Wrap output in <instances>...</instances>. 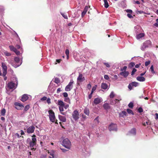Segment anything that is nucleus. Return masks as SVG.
I'll return each mask as SVG.
<instances>
[{
    "mask_svg": "<svg viewBox=\"0 0 158 158\" xmlns=\"http://www.w3.org/2000/svg\"><path fill=\"white\" fill-rule=\"evenodd\" d=\"M85 80V78L83 76V75L81 73H79V75L77 78V83L82 82Z\"/></svg>",
    "mask_w": 158,
    "mask_h": 158,
    "instance_id": "nucleus-7",
    "label": "nucleus"
},
{
    "mask_svg": "<svg viewBox=\"0 0 158 158\" xmlns=\"http://www.w3.org/2000/svg\"><path fill=\"white\" fill-rule=\"evenodd\" d=\"M104 2V5L105 7L107 8L109 6L108 2L107 0H103Z\"/></svg>",
    "mask_w": 158,
    "mask_h": 158,
    "instance_id": "nucleus-29",
    "label": "nucleus"
},
{
    "mask_svg": "<svg viewBox=\"0 0 158 158\" xmlns=\"http://www.w3.org/2000/svg\"><path fill=\"white\" fill-rule=\"evenodd\" d=\"M127 69V66H124L123 69H121V70L122 71H126V70Z\"/></svg>",
    "mask_w": 158,
    "mask_h": 158,
    "instance_id": "nucleus-48",
    "label": "nucleus"
},
{
    "mask_svg": "<svg viewBox=\"0 0 158 158\" xmlns=\"http://www.w3.org/2000/svg\"><path fill=\"white\" fill-rule=\"evenodd\" d=\"M30 106L29 105H27L24 107V110L25 111H27L29 108Z\"/></svg>",
    "mask_w": 158,
    "mask_h": 158,
    "instance_id": "nucleus-40",
    "label": "nucleus"
},
{
    "mask_svg": "<svg viewBox=\"0 0 158 158\" xmlns=\"http://www.w3.org/2000/svg\"><path fill=\"white\" fill-rule=\"evenodd\" d=\"M150 69H151V70L152 72L153 73H155V71L154 70L153 66V65H152L151 66V67H150Z\"/></svg>",
    "mask_w": 158,
    "mask_h": 158,
    "instance_id": "nucleus-43",
    "label": "nucleus"
},
{
    "mask_svg": "<svg viewBox=\"0 0 158 158\" xmlns=\"http://www.w3.org/2000/svg\"><path fill=\"white\" fill-rule=\"evenodd\" d=\"M28 98V96L26 94H24L22 97L21 100L23 102H24L27 101Z\"/></svg>",
    "mask_w": 158,
    "mask_h": 158,
    "instance_id": "nucleus-16",
    "label": "nucleus"
},
{
    "mask_svg": "<svg viewBox=\"0 0 158 158\" xmlns=\"http://www.w3.org/2000/svg\"><path fill=\"white\" fill-rule=\"evenodd\" d=\"M135 65V63L133 62H131L129 63L128 67L129 68H131Z\"/></svg>",
    "mask_w": 158,
    "mask_h": 158,
    "instance_id": "nucleus-28",
    "label": "nucleus"
},
{
    "mask_svg": "<svg viewBox=\"0 0 158 158\" xmlns=\"http://www.w3.org/2000/svg\"><path fill=\"white\" fill-rule=\"evenodd\" d=\"M126 12L127 13H131L132 12V11L131 10H126Z\"/></svg>",
    "mask_w": 158,
    "mask_h": 158,
    "instance_id": "nucleus-61",
    "label": "nucleus"
},
{
    "mask_svg": "<svg viewBox=\"0 0 158 158\" xmlns=\"http://www.w3.org/2000/svg\"><path fill=\"white\" fill-rule=\"evenodd\" d=\"M98 116L94 120V121H96L97 122V123H98L99 122L98 120Z\"/></svg>",
    "mask_w": 158,
    "mask_h": 158,
    "instance_id": "nucleus-57",
    "label": "nucleus"
},
{
    "mask_svg": "<svg viewBox=\"0 0 158 158\" xmlns=\"http://www.w3.org/2000/svg\"><path fill=\"white\" fill-rule=\"evenodd\" d=\"M79 113L77 110H75L72 114L73 117L75 120H77L79 118Z\"/></svg>",
    "mask_w": 158,
    "mask_h": 158,
    "instance_id": "nucleus-9",
    "label": "nucleus"
},
{
    "mask_svg": "<svg viewBox=\"0 0 158 158\" xmlns=\"http://www.w3.org/2000/svg\"><path fill=\"white\" fill-rule=\"evenodd\" d=\"M49 114V117L50 121L53 123H55L58 124L57 122V120L55 119V113L52 110H50L48 111Z\"/></svg>",
    "mask_w": 158,
    "mask_h": 158,
    "instance_id": "nucleus-1",
    "label": "nucleus"
},
{
    "mask_svg": "<svg viewBox=\"0 0 158 158\" xmlns=\"http://www.w3.org/2000/svg\"><path fill=\"white\" fill-rule=\"evenodd\" d=\"M102 101V99L101 98H95L92 103L93 106L99 104Z\"/></svg>",
    "mask_w": 158,
    "mask_h": 158,
    "instance_id": "nucleus-8",
    "label": "nucleus"
},
{
    "mask_svg": "<svg viewBox=\"0 0 158 158\" xmlns=\"http://www.w3.org/2000/svg\"><path fill=\"white\" fill-rule=\"evenodd\" d=\"M104 78L107 80H108L109 79V77L108 75H105L104 76Z\"/></svg>",
    "mask_w": 158,
    "mask_h": 158,
    "instance_id": "nucleus-51",
    "label": "nucleus"
},
{
    "mask_svg": "<svg viewBox=\"0 0 158 158\" xmlns=\"http://www.w3.org/2000/svg\"><path fill=\"white\" fill-rule=\"evenodd\" d=\"M146 124L147 125H150L151 124V122L149 121H147L146 123Z\"/></svg>",
    "mask_w": 158,
    "mask_h": 158,
    "instance_id": "nucleus-62",
    "label": "nucleus"
},
{
    "mask_svg": "<svg viewBox=\"0 0 158 158\" xmlns=\"http://www.w3.org/2000/svg\"><path fill=\"white\" fill-rule=\"evenodd\" d=\"M133 86L136 87L138 86V83L136 82H133L130 83Z\"/></svg>",
    "mask_w": 158,
    "mask_h": 158,
    "instance_id": "nucleus-31",
    "label": "nucleus"
},
{
    "mask_svg": "<svg viewBox=\"0 0 158 158\" xmlns=\"http://www.w3.org/2000/svg\"><path fill=\"white\" fill-rule=\"evenodd\" d=\"M4 54L5 55L7 56H11V54L10 53L8 52H5Z\"/></svg>",
    "mask_w": 158,
    "mask_h": 158,
    "instance_id": "nucleus-47",
    "label": "nucleus"
},
{
    "mask_svg": "<svg viewBox=\"0 0 158 158\" xmlns=\"http://www.w3.org/2000/svg\"><path fill=\"white\" fill-rule=\"evenodd\" d=\"M64 106H59V110L61 114L63 115H65L66 114L65 113L63 112L64 111Z\"/></svg>",
    "mask_w": 158,
    "mask_h": 158,
    "instance_id": "nucleus-19",
    "label": "nucleus"
},
{
    "mask_svg": "<svg viewBox=\"0 0 158 158\" xmlns=\"http://www.w3.org/2000/svg\"><path fill=\"white\" fill-rule=\"evenodd\" d=\"M7 87L9 89H12L15 88V83L12 82H10L8 83Z\"/></svg>",
    "mask_w": 158,
    "mask_h": 158,
    "instance_id": "nucleus-13",
    "label": "nucleus"
},
{
    "mask_svg": "<svg viewBox=\"0 0 158 158\" xmlns=\"http://www.w3.org/2000/svg\"><path fill=\"white\" fill-rule=\"evenodd\" d=\"M97 86V85H95L92 88L91 93V94H93L94 92L96 89Z\"/></svg>",
    "mask_w": 158,
    "mask_h": 158,
    "instance_id": "nucleus-39",
    "label": "nucleus"
},
{
    "mask_svg": "<svg viewBox=\"0 0 158 158\" xmlns=\"http://www.w3.org/2000/svg\"><path fill=\"white\" fill-rule=\"evenodd\" d=\"M54 82L56 83L57 84L60 83V80L58 78H56L55 79Z\"/></svg>",
    "mask_w": 158,
    "mask_h": 158,
    "instance_id": "nucleus-37",
    "label": "nucleus"
},
{
    "mask_svg": "<svg viewBox=\"0 0 158 158\" xmlns=\"http://www.w3.org/2000/svg\"><path fill=\"white\" fill-rule=\"evenodd\" d=\"M138 112L139 113H141L143 112V109L141 107L139 108V109H138Z\"/></svg>",
    "mask_w": 158,
    "mask_h": 158,
    "instance_id": "nucleus-42",
    "label": "nucleus"
},
{
    "mask_svg": "<svg viewBox=\"0 0 158 158\" xmlns=\"http://www.w3.org/2000/svg\"><path fill=\"white\" fill-rule=\"evenodd\" d=\"M137 71V69H136L135 68H134L133 69V70L131 72V75L133 76V75L134 74H135V73Z\"/></svg>",
    "mask_w": 158,
    "mask_h": 158,
    "instance_id": "nucleus-38",
    "label": "nucleus"
},
{
    "mask_svg": "<svg viewBox=\"0 0 158 158\" xmlns=\"http://www.w3.org/2000/svg\"><path fill=\"white\" fill-rule=\"evenodd\" d=\"M88 8V7L87 6H86L85 7L84 9L83 10V11L82 12V14H81V16L82 17H83L86 14V12L87 11Z\"/></svg>",
    "mask_w": 158,
    "mask_h": 158,
    "instance_id": "nucleus-18",
    "label": "nucleus"
},
{
    "mask_svg": "<svg viewBox=\"0 0 158 158\" xmlns=\"http://www.w3.org/2000/svg\"><path fill=\"white\" fill-rule=\"evenodd\" d=\"M127 113L125 111H122L119 114V116L120 117H124L126 116Z\"/></svg>",
    "mask_w": 158,
    "mask_h": 158,
    "instance_id": "nucleus-21",
    "label": "nucleus"
},
{
    "mask_svg": "<svg viewBox=\"0 0 158 158\" xmlns=\"http://www.w3.org/2000/svg\"><path fill=\"white\" fill-rule=\"evenodd\" d=\"M64 101L67 102H70V99L69 98L67 97L65 98L64 100Z\"/></svg>",
    "mask_w": 158,
    "mask_h": 158,
    "instance_id": "nucleus-45",
    "label": "nucleus"
},
{
    "mask_svg": "<svg viewBox=\"0 0 158 158\" xmlns=\"http://www.w3.org/2000/svg\"><path fill=\"white\" fill-rule=\"evenodd\" d=\"M35 127L33 126L29 127L27 130V132L28 134L33 133L35 130Z\"/></svg>",
    "mask_w": 158,
    "mask_h": 158,
    "instance_id": "nucleus-11",
    "label": "nucleus"
},
{
    "mask_svg": "<svg viewBox=\"0 0 158 158\" xmlns=\"http://www.w3.org/2000/svg\"><path fill=\"white\" fill-rule=\"evenodd\" d=\"M61 15L63 16V17L65 19H67L68 17L67 16L65 15L64 14L61 13Z\"/></svg>",
    "mask_w": 158,
    "mask_h": 158,
    "instance_id": "nucleus-44",
    "label": "nucleus"
},
{
    "mask_svg": "<svg viewBox=\"0 0 158 158\" xmlns=\"http://www.w3.org/2000/svg\"><path fill=\"white\" fill-rule=\"evenodd\" d=\"M65 54L67 56V58L68 59L69 57V50L66 49L65 50Z\"/></svg>",
    "mask_w": 158,
    "mask_h": 158,
    "instance_id": "nucleus-33",
    "label": "nucleus"
},
{
    "mask_svg": "<svg viewBox=\"0 0 158 158\" xmlns=\"http://www.w3.org/2000/svg\"><path fill=\"white\" fill-rule=\"evenodd\" d=\"M58 105L59 106H64V103L63 101L60 100H58L57 102Z\"/></svg>",
    "mask_w": 158,
    "mask_h": 158,
    "instance_id": "nucleus-22",
    "label": "nucleus"
},
{
    "mask_svg": "<svg viewBox=\"0 0 158 158\" xmlns=\"http://www.w3.org/2000/svg\"><path fill=\"white\" fill-rule=\"evenodd\" d=\"M141 65V64L140 63H139V64H136L135 65V68H138L140 66V65Z\"/></svg>",
    "mask_w": 158,
    "mask_h": 158,
    "instance_id": "nucleus-60",
    "label": "nucleus"
},
{
    "mask_svg": "<svg viewBox=\"0 0 158 158\" xmlns=\"http://www.w3.org/2000/svg\"><path fill=\"white\" fill-rule=\"evenodd\" d=\"M9 48L11 51L14 52L16 51V48H15L13 46H10Z\"/></svg>",
    "mask_w": 158,
    "mask_h": 158,
    "instance_id": "nucleus-32",
    "label": "nucleus"
},
{
    "mask_svg": "<svg viewBox=\"0 0 158 158\" xmlns=\"http://www.w3.org/2000/svg\"><path fill=\"white\" fill-rule=\"evenodd\" d=\"M114 96V94L113 92H112L110 95V98H113Z\"/></svg>",
    "mask_w": 158,
    "mask_h": 158,
    "instance_id": "nucleus-41",
    "label": "nucleus"
},
{
    "mask_svg": "<svg viewBox=\"0 0 158 158\" xmlns=\"http://www.w3.org/2000/svg\"><path fill=\"white\" fill-rule=\"evenodd\" d=\"M119 74L124 77H126L129 74V72L128 71H123L120 72Z\"/></svg>",
    "mask_w": 158,
    "mask_h": 158,
    "instance_id": "nucleus-14",
    "label": "nucleus"
},
{
    "mask_svg": "<svg viewBox=\"0 0 158 158\" xmlns=\"http://www.w3.org/2000/svg\"><path fill=\"white\" fill-rule=\"evenodd\" d=\"M14 60L16 63H18L20 61L19 58L18 57H15L14 58Z\"/></svg>",
    "mask_w": 158,
    "mask_h": 158,
    "instance_id": "nucleus-34",
    "label": "nucleus"
},
{
    "mask_svg": "<svg viewBox=\"0 0 158 158\" xmlns=\"http://www.w3.org/2000/svg\"><path fill=\"white\" fill-rule=\"evenodd\" d=\"M151 63V61L150 60H148V61H146L145 62V66H148L149 64H150Z\"/></svg>",
    "mask_w": 158,
    "mask_h": 158,
    "instance_id": "nucleus-46",
    "label": "nucleus"
},
{
    "mask_svg": "<svg viewBox=\"0 0 158 158\" xmlns=\"http://www.w3.org/2000/svg\"><path fill=\"white\" fill-rule=\"evenodd\" d=\"M5 113H6V110L4 108L2 109L1 110V115L4 116L5 115Z\"/></svg>",
    "mask_w": 158,
    "mask_h": 158,
    "instance_id": "nucleus-30",
    "label": "nucleus"
},
{
    "mask_svg": "<svg viewBox=\"0 0 158 158\" xmlns=\"http://www.w3.org/2000/svg\"><path fill=\"white\" fill-rule=\"evenodd\" d=\"M61 90L60 88H58L57 89V93L58 94L61 91Z\"/></svg>",
    "mask_w": 158,
    "mask_h": 158,
    "instance_id": "nucleus-63",
    "label": "nucleus"
},
{
    "mask_svg": "<svg viewBox=\"0 0 158 158\" xmlns=\"http://www.w3.org/2000/svg\"><path fill=\"white\" fill-rule=\"evenodd\" d=\"M14 105L16 109L17 110H21L24 107L23 106L22 104L18 102L15 103Z\"/></svg>",
    "mask_w": 158,
    "mask_h": 158,
    "instance_id": "nucleus-10",
    "label": "nucleus"
},
{
    "mask_svg": "<svg viewBox=\"0 0 158 158\" xmlns=\"http://www.w3.org/2000/svg\"><path fill=\"white\" fill-rule=\"evenodd\" d=\"M156 117L155 118V119H157L158 118V114L156 113L155 114Z\"/></svg>",
    "mask_w": 158,
    "mask_h": 158,
    "instance_id": "nucleus-64",
    "label": "nucleus"
},
{
    "mask_svg": "<svg viewBox=\"0 0 158 158\" xmlns=\"http://www.w3.org/2000/svg\"><path fill=\"white\" fill-rule=\"evenodd\" d=\"M2 66L3 69V75L5 76L6 73L7 67L5 64L4 63H2Z\"/></svg>",
    "mask_w": 158,
    "mask_h": 158,
    "instance_id": "nucleus-12",
    "label": "nucleus"
},
{
    "mask_svg": "<svg viewBox=\"0 0 158 158\" xmlns=\"http://www.w3.org/2000/svg\"><path fill=\"white\" fill-rule=\"evenodd\" d=\"M108 129L110 131H117V124L111 123L109 125Z\"/></svg>",
    "mask_w": 158,
    "mask_h": 158,
    "instance_id": "nucleus-5",
    "label": "nucleus"
},
{
    "mask_svg": "<svg viewBox=\"0 0 158 158\" xmlns=\"http://www.w3.org/2000/svg\"><path fill=\"white\" fill-rule=\"evenodd\" d=\"M127 111L128 114H134V113L132 111L129 109H127Z\"/></svg>",
    "mask_w": 158,
    "mask_h": 158,
    "instance_id": "nucleus-35",
    "label": "nucleus"
},
{
    "mask_svg": "<svg viewBox=\"0 0 158 158\" xmlns=\"http://www.w3.org/2000/svg\"><path fill=\"white\" fill-rule=\"evenodd\" d=\"M47 102L48 104L51 103V99L50 98H48L47 100Z\"/></svg>",
    "mask_w": 158,
    "mask_h": 158,
    "instance_id": "nucleus-55",
    "label": "nucleus"
},
{
    "mask_svg": "<svg viewBox=\"0 0 158 158\" xmlns=\"http://www.w3.org/2000/svg\"><path fill=\"white\" fill-rule=\"evenodd\" d=\"M73 80H71L69 82L68 85H67L65 88V90L66 91H69L73 87Z\"/></svg>",
    "mask_w": 158,
    "mask_h": 158,
    "instance_id": "nucleus-6",
    "label": "nucleus"
},
{
    "mask_svg": "<svg viewBox=\"0 0 158 158\" xmlns=\"http://www.w3.org/2000/svg\"><path fill=\"white\" fill-rule=\"evenodd\" d=\"M17 55H19L20 54V52L16 49V51L14 52Z\"/></svg>",
    "mask_w": 158,
    "mask_h": 158,
    "instance_id": "nucleus-52",
    "label": "nucleus"
},
{
    "mask_svg": "<svg viewBox=\"0 0 158 158\" xmlns=\"http://www.w3.org/2000/svg\"><path fill=\"white\" fill-rule=\"evenodd\" d=\"M127 16L130 18H133V17L130 14H127Z\"/></svg>",
    "mask_w": 158,
    "mask_h": 158,
    "instance_id": "nucleus-58",
    "label": "nucleus"
},
{
    "mask_svg": "<svg viewBox=\"0 0 158 158\" xmlns=\"http://www.w3.org/2000/svg\"><path fill=\"white\" fill-rule=\"evenodd\" d=\"M151 44V42L149 40L146 41L143 44V45L141 47V49L142 50H144L146 48L150 46Z\"/></svg>",
    "mask_w": 158,
    "mask_h": 158,
    "instance_id": "nucleus-4",
    "label": "nucleus"
},
{
    "mask_svg": "<svg viewBox=\"0 0 158 158\" xmlns=\"http://www.w3.org/2000/svg\"><path fill=\"white\" fill-rule=\"evenodd\" d=\"M69 105L68 104L65 105V104H64V106H63L64 107V108L65 109H66L69 107Z\"/></svg>",
    "mask_w": 158,
    "mask_h": 158,
    "instance_id": "nucleus-56",
    "label": "nucleus"
},
{
    "mask_svg": "<svg viewBox=\"0 0 158 158\" xmlns=\"http://www.w3.org/2000/svg\"><path fill=\"white\" fill-rule=\"evenodd\" d=\"M103 107L105 110H107L110 108V106L107 103H105L103 105Z\"/></svg>",
    "mask_w": 158,
    "mask_h": 158,
    "instance_id": "nucleus-24",
    "label": "nucleus"
},
{
    "mask_svg": "<svg viewBox=\"0 0 158 158\" xmlns=\"http://www.w3.org/2000/svg\"><path fill=\"white\" fill-rule=\"evenodd\" d=\"M104 64L106 65L107 67L110 68V67L109 64L107 63H104Z\"/></svg>",
    "mask_w": 158,
    "mask_h": 158,
    "instance_id": "nucleus-50",
    "label": "nucleus"
},
{
    "mask_svg": "<svg viewBox=\"0 0 158 158\" xmlns=\"http://www.w3.org/2000/svg\"><path fill=\"white\" fill-rule=\"evenodd\" d=\"M58 118L59 119V120L63 122H65L66 121V119L65 117L62 116V115H58Z\"/></svg>",
    "mask_w": 158,
    "mask_h": 158,
    "instance_id": "nucleus-15",
    "label": "nucleus"
},
{
    "mask_svg": "<svg viewBox=\"0 0 158 158\" xmlns=\"http://www.w3.org/2000/svg\"><path fill=\"white\" fill-rule=\"evenodd\" d=\"M32 137V140L29 143V146L31 148L33 147L34 146L36 145V144L37 140L36 135H33Z\"/></svg>",
    "mask_w": 158,
    "mask_h": 158,
    "instance_id": "nucleus-3",
    "label": "nucleus"
},
{
    "mask_svg": "<svg viewBox=\"0 0 158 158\" xmlns=\"http://www.w3.org/2000/svg\"><path fill=\"white\" fill-rule=\"evenodd\" d=\"M144 34L143 33H140L137 35L136 38L137 39H139L144 37Z\"/></svg>",
    "mask_w": 158,
    "mask_h": 158,
    "instance_id": "nucleus-26",
    "label": "nucleus"
},
{
    "mask_svg": "<svg viewBox=\"0 0 158 158\" xmlns=\"http://www.w3.org/2000/svg\"><path fill=\"white\" fill-rule=\"evenodd\" d=\"M62 144L63 146L68 149H70L71 146L70 141L67 138L63 140Z\"/></svg>",
    "mask_w": 158,
    "mask_h": 158,
    "instance_id": "nucleus-2",
    "label": "nucleus"
},
{
    "mask_svg": "<svg viewBox=\"0 0 158 158\" xmlns=\"http://www.w3.org/2000/svg\"><path fill=\"white\" fill-rule=\"evenodd\" d=\"M63 95L65 98L67 97L68 94L67 93L64 92L63 93Z\"/></svg>",
    "mask_w": 158,
    "mask_h": 158,
    "instance_id": "nucleus-54",
    "label": "nucleus"
},
{
    "mask_svg": "<svg viewBox=\"0 0 158 158\" xmlns=\"http://www.w3.org/2000/svg\"><path fill=\"white\" fill-rule=\"evenodd\" d=\"M101 87L102 89H105L107 88L108 85L105 83H102L101 84Z\"/></svg>",
    "mask_w": 158,
    "mask_h": 158,
    "instance_id": "nucleus-23",
    "label": "nucleus"
},
{
    "mask_svg": "<svg viewBox=\"0 0 158 158\" xmlns=\"http://www.w3.org/2000/svg\"><path fill=\"white\" fill-rule=\"evenodd\" d=\"M48 153L50 154V155L51 156H49L48 158H56V157L54 156L53 152H52V153L51 152H50L49 151H48Z\"/></svg>",
    "mask_w": 158,
    "mask_h": 158,
    "instance_id": "nucleus-25",
    "label": "nucleus"
},
{
    "mask_svg": "<svg viewBox=\"0 0 158 158\" xmlns=\"http://www.w3.org/2000/svg\"><path fill=\"white\" fill-rule=\"evenodd\" d=\"M132 86H133L131 83H130L128 86V88L130 90H131L132 89Z\"/></svg>",
    "mask_w": 158,
    "mask_h": 158,
    "instance_id": "nucleus-53",
    "label": "nucleus"
},
{
    "mask_svg": "<svg viewBox=\"0 0 158 158\" xmlns=\"http://www.w3.org/2000/svg\"><path fill=\"white\" fill-rule=\"evenodd\" d=\"M15 135L18 138H19L20 137H22V138H23V136H20L19 135V134H18V133H16L15 134Z\"/></svg>",
    "mask_w": 158,
    "mask_h": 158,
    "instance_id": "nucleus-59",
    "label": "nucleus"
},
{
    "mask_svg": "<svg viewBox=\"0 0 158 158\" xmlns=\"http://www.w3.org/2000/svg\"><path fill=\"white\" fill-rule=\"evenodd\" d=\"M84 113L86 115H89V111L88 109L85 108L84 110Z\"/></svg>",
    "mask_w": 158,
    "mask_h": 158,
    "instance_id": "nucleus-27",
    "label": "nucleus"
},
{
    "mask_svg": "<svg viewBox=\"0 0 158 158\" xmlns=\"http://www.w3.org/2000/svg\"><path fill=\"white\" fill-rule=\"evenodd\" d=\"M47 98L46 96H44L43 98L40 99V100L42 101H44L46 100Z\"/></svg>",
    "mask_w": 158,
    "mask_h": 158,
    "instance_id": "nucleus-49",
    "label": "nucleus"
},
{
    "mask_svg": "<svg viewBox=\"0 0 158 158\" xmlns=\"http://www.w3.org/2000/svg\"><path fill=\"white\" fill-rule=\"evenodd\" d=\"M128 106L129 108H133L134 106L133 103L132 102H130Z\"/></svg>",
    "mask_w": 158,
    "mask_h": 158,
    "instance_id": "nucleus-36",
    "label": "nucleus"
},
{
    "mask_svg": "<svg viewBox=\"0 0 158 158\" xmlns=\"http://www.w3.org/2000/svg\"><path fill=\"white\" fill-rule=\"evenodd\" d=\"M129 132L130 134L135 135L136 134V129L135 128H133Z\"/></svg>",
    "mask_w": 158,
    "mask_h": 158,
    "instance_id": "nucleus-17",
    "label": "nucleus"
},
{
    "mask_svg": "<svg viewBox=\"0 0 158 158\" xmlns=\"http://www.w3.org/2000/svg\"><path fill=\"white\" fill-rule=\"evenodd\" d=\"M136 79L140 81H145V79L143 77L138 76L137 77Z\"/></svg>",
    "mask_w": 158,
    "mask_h": 158,
    "instance_id": "nucleus-20",
    "label": "nucleus"
}]
</instances>
